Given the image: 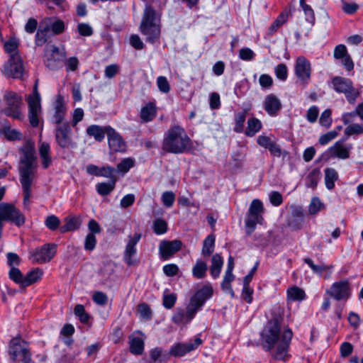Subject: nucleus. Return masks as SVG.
I'll list each match as a JSON object with an SVG mask.
<instances>
[{
    "instance_id": "obj_1",
    "label": "nucleus",
    "mask_w": 363,
    "mask_h": 363,
    "mask_svg": "<svg viewBox=\"0 0 363 363\" xmlns=\"http://www.w3.org/2000/svg\"><path fill=\"white\" fill-rule=\"evenodd\" d=\"M293 333L290 328L281 330L278 320L273 319L267 323L260 333V344L264 350H274L276 359L286 361L289 358V348Z\"/></svg>"
},
{
    "instance_id": "obj_2",
    "label": "nucleus",
    "mask_w": 363,
    "mask_h": 363,
    "mask_svg": "<svg viewBox=\"0 0 363 363\" xmlns=\"http://www.w3.org/2000/svg\"><path fill=\"white\" fill-rule=\"evenodd\" d=\"M21 152L22 155L18 166L20 182L23 194V206L26 208H28L30 203L32 182L37 167V157L35 149L30 144L24 145L21 149Z\"/></svg>"
},
{
    "instance_id": "obj_3",
    "label": "nucleus",
    "mask_w": 363,
    "mask_h": 363,
    "mask_svg": "<svg viewBox=\"0 0 363 363\" xmlns=\"http://www.w3.org/2000/svg\"><path fill=\"white\" fill-rule=\"evenodd\" d=\"M190 145V139L185 130L179 125L171 127L165 134L162 148L167 152L179 154Z\"/></svg>"
},
{
    "instance_id": "obj_4",
    "label": "nucleus",
    "mask_w": 363,
    "mask_h": 363,
    "mask_svg": "<svg viewBox=\"0 0 363 363\" xmlns=\"http://www.w3.org/2000/svg\"><path fill=\"white\" fill-rule=\"evenodd\" d=\"M160 18L150 5H147L140 26L141 33L145 36L147 42L155 43L160 35Z\"/></svg>"
},
{
    "instance_id": "obj_5",
    "label": "nucleus",
    "mask_w": 363,
    "mask_h": 363,
    "mask_svg": "<svg viewBox=\"0 0 363 363\" xmlns=\"http://www.w3.org/2000/svg\"><path fill=\"white\" fill-rule=\"evenodd\" d=\"M8 354L10 359L16 363H29L31 360L28 344L20 337H14L10 340Z\"/></svg>"
},
{
    "instance_id": "obj_6",
    "label": "nucleus",
    "mask_w": 363,
    "mask_h": 363,
    "mask_svg": "<svg viewBox=\"0 0 363 363\" xmlns=\"http://www.w3.org/2000/svg\"><path fill=\"white\" fill-rule=\"evenodd\" d=\"M333 89L339 94H343L350 104H354L360 95V91L354 86L352 81L349 78L334 77L331 80Z\"/></svg>"
},
{
    "instance_id": "obj_7",
    "label": "nucleus",
    "mask_w": 363,
    "mask_h": 363,
    "mask_svg": "<svg viewBox=\"0 0 363 363\" xmlns=\"http://www.w3.org/2000/svg\"><path fill=\"white\" fill-rule=\"evenodd\" d=\"M264 213V206L262 202L259 199H254L251 202L245 221L246 233L248 235L252 233L257 224L262 225L264 219L262 216Z\"/></svg>"
},
{
    "instance_id": "obj_8",
    "label": "nucleus",
    "mask_w": 363,
    "mask_h": 363,
    "mask_svg": "<svg viewBox=\"0 0 363 363\" xmlns=\"http://www.w3.org/2000/svg\"><path fill=\"white\" fill-rule=\"evenodd\" d=\"M38 80L35 81L33 86V93L26 96V101L28 105V118L30 125L33 127H37L39 125L42 113L41 98L38 90Z\"/></svg>"
},
{
    "instance_id": "obj_9",
    "label": "nucleus",
    "mask_w": 363,
    "mask_h": 363,
    "mask_svg": "<svg viewBox=\"0 0 363 363\" xmlns=\"http://www.w3.org/2000/svg\"><path fill=\"white\" fill-rule=\"evenodd\" d=\"M4 99L6 104V107L2 112L7 116L21 120L23 118L21 113L22 96L13 91H6L4 95Z\"/></svg>"
},
{
    "instance_id": "obj_10",
    "label": "nucleus",
    "mask_w": 363,
    "mask_h": 363,
    "mask_svg": "<svg viewBox=\"0 0 363 363\" xmlns=\"http://www.w3.org/2000/svg\"><path fill=\"white\" fill-rule=\"evenodd\" d=\"M25 72L22 59L18 53L9 55L5 62L1 73L8 78L21 79Z\"/></svg>"
},
{
    "instance_id": "obj_11",
    "label": "nucleus",
    "mask_w": 363,
    "mask_h": 363,
    "mask_svg": "<svg viewBox=\"0 0 363 363\" xmlns=\"http://www.w3.org/2000/svg\"><path fill=\"white\" fill-rule=\"evenodd\" d=\"M311 64L310 61L303 56H299L296 58L294 64V74L298 82L306 86L311 77Z\"/></svg>"
},
{
    "instance_id": "obj_12",
    "label": "nucleus",
    "mask_w": 363,
    "mask_h": 363,
    "mask_svg": "<svg viewBox=\"0 0 363 363\" xmlns=\"http://www.w3.org/2000/svg\"><path fill=\"white\" fill-rule=\"evenodd\" d=\"M326 294L337 301L348 300L352 295V288L348 280L342 279L334 282Z\"/></svg>"
},
{
    "instance_id": "obj_13",
    "label": "nucleus",
    "mask_w": 363,
    "mask_h": 363,
    "mask_svg": "<svg viewBox=\"0 0 363 363\" xmlns=\"http://www.w3.org/2000/svg\"><path fill=\"white\" fill-rule=\"evenodd\" d=\"M57 245L45 244L30 252L29 259L33 263L43 264L51 260L56 254Z\"/></svg>"
},
{
    "instance_id": "obj_14",
    "label": "nucleus",
    "mask_w": 363,
    "mask_h": 363,
    "mask_svg": "<svg viewBox=\"0 0 363 363\" xmlns=\"http://www.w3.org/2000/svg\"><path fill=\"white\" fill-rule=\"evenodd\" d=\"M0 219L9 220L17 226H21L25 223V216L13 205L9 203H1L0 205Z\"/></svg>"
},
{
    "instance_id": "obj_15",
    "label": "nucleus",
    "mask_w": 363,
    "mask_h": 363,
    "mask_svg": "<svg viewBox=\"0 0 363 363\" xmlns=\"http://www.w3.org/2000/svg\"><path fill=\"white\" fill-rule=\"evenodd\" d=\"M55 131V138L57 144L62 148H73L76 143L71 137V128L69 123L57 124Z\"/></svg>"
},
{
    "instance_id": "obj_16",
    "label": "nucleus",
    "mask_w": 363,
    "mask_h": 363,
    "mask_svg": "<svg viewBox=\"0 0 363 363\" xmlns=\"http://www.w3.org/2000/svg\"><path fill=\"white\" fill-rule=\"evenodd\" d=\"M140 238V233H135L133 235H130L128 238L123 252V259L128 266H132L135 264V260L133 259V257L137 254L136 245Z\"/></svg>"
},
{
    "instance_id": "obj_17",
    "label": "nucleus",
    "mask_w": 363,
    "mask_h": 363,
    "mask_svg": "<svg viewBox=\"0 0 363 363\" xmlns=\"http://www.w3.org/2000/svg\"><path fill=\"white\" fill-rule=\"evenodd\" d=\"M202 342L203 341L200 337L196 336L194 340H190L187 343H178L173 345L169 350V354L175 357L183 356L188 352L195 350Z\"/></svg>"
},
{
    "instance_id": "obj_18",
    "label": "nucleus",
    "mask_w": 363,
    "mask_h": 363,
    "mask_svg": "<svg viewBox=\"0 0 363 363\" xmlns=\"http://www.w3.org/2000/svg\"><path fill=\"white\" fill-rule=\"evenodd\" d=\"M182 242L177 240H162L159 245V252L163 260H167L181 250Z\"/></svg>"
},
{
    "instance_id": "obj_19",
    "label": "nucleus",
    "mask_w": 363,
    "mask_h": 363,
    "mask_svg": "<svg viewBox=\"0 0 363 363\" xmlns=\"http://www.w3.org/2000/svg\"><path fill=\"white\" fill-rule=\"evenodd\" d=\"M213 293V289L211 285L206 284L196 292L189 303L199 311L204 303L212 296Z\"/></svg>"
},
{
    "instance_id": "obj_20",
    "label": "nucleus",
    "mask_w": 363,
    "mask_h": 363,
    "mask_svg": "<svg viewBox=\"0 0 363 363\" xmlns=\"http://www.w3.org/2000/svg\"><path fill=\"white\" fill-rule=\"evenodd\" d=\"M43 23L46 25L44 30H38L36 33V40H41L40 35L43 34V32H48L51 30L53 34L58 35L62 33L65 28V23L58 18H45Z\"/></svg>"
},
{
    "instance_id": "obj_21",
    "label": "nucleus",
    "mask_w": 363,
    "mask_h": 363,
    "mask_svg": "<svg viewBox=\"0 0 363 363\" xmlns=\"http://www.w3.org/2000/svg\"><path fill=\"white\" fill-rule=\"evenodd\" d=\"M106 135L108 146L113 152H123L125 149V143L121 135L110 126L106 127Z\"/></svg>"
},
{
    "instance_id": "obj_22",
    "label": "nucleus",
    "mask_w": 363,
    "mask_h": 363,
    "mask_svg": "<svg viewBox=\"0 0 363 363\" xmlns=\"http://www.w3.org/2000/svg\"><path fill=\"white\" fill-rule=\"evenodd\" d=\"M345 140L346 139H342L337 141L328 149L332 157L341 160H346L350 157V152L352 149V145L351 144H345L344 142Z\"/></svg>"
},
{
    "instance_id": "obj_23",
    "label": "nucleus",
    "mask_w": 363,
    "mask_h": 363,
    "mask_svg": "<svg viewBox=\"0 0 363 363\" xmlns=\"http://www.w3.org/2000/svg\"><path fill=\"white\" fill-rule=\"evenodd\" d=\"M198 311L189 303L186 310L177 309L172 316V321L178 325H185L189 323Z\"/></svg>"
},
{
    "instance_id": "obj_24",
    "label": "nucleus",
    "mask_w": 363,
    "mask_h": 363,
    "mask_svg": "<svg viewBox=\"0 0 363 363\" xmlns=\"http://www.w3.org/2000/svg\"><path fill=\"white\" fill-rule=\"evenodd\" d=\"M257 143L262 147L267 149L274 157H280L281 155L279 146L271 136L260 135L257 138Z\"/></svg>"
},
{
    "instance_id": "obj_25",
    "label": "nucleus",
    "mask_w": 363,
    "mask_h": 363,
    "mask_svg": "<svg viewBox=\"0 0 363 363\" xmlns=\"http://www.w3.org/2000/svg\"><path fill=\"white\" fill-rule=\"evenodd\" d=\"M266 112L271 116H275L281 108L280 99L273 94L266 96L263 102Z\"/></svg>"
},
{
    "instance_id": "obj_26",
    "label": "nucleus",
    "mask_w": 363,
    "mask_h": 363,
    "mask_svg": "<svg viewBox=\"0 0 363 363\" xmlns=\"http://www.w3.org/2000/svg\"><path fill=\"white\" fill-rule=\"evenodd\" d=\"M55 113H54V119L57 124L63 123L62 121L64 120V117L65 113L67 111V108L65 106V100L62 96L57 95L54 104Z\"/></svg>"
},
{
    "instance_id": "obj_27",
    "label": "nucleus",
    "mask_w": 363,
    "mask_h": 363,
    "mask_svg": "<svg viewBox=\"0 0 363 363\" xmlns=\"http://www.w3.org/2000/svg\"><path fill=\"white\" fill-rule=\"evenodd\" d=\"M60 56L59 48L54 45L50 46L46 51L45 65L50 69H55L57 66V62L60 60Z\"/></svg>"
},
{
    "instance_id": "obj_28",
    "label": "nucleus",
    "mask_w": 363,
    "mask_h": 363,
    "mask_svg": "<svg viewBox=\"0 0 363 363\" xmlns=\"http://www.w3.org/2000/svg\"><path fill=\"white\" fill-rule=\"evenodd\" d=\"M39 155L43 168H48L52 164L50 145L45 142L40 143L39 147Z\"/></svg>"
},
{
    "instance_id": "obj_29",
    "label": "nucleus",
    "mask_w": 363,
    "mask_h": 363,
    "mask_svg": "<svg viewBox=\"0 0 363 363\" xmlns=\"http://www.w3.org/2000/svg\"><path fill=\"white\" fill-rule=\"evenodd\" d=\"M223 265V259L219 254H215L211 258V264L210 267V273L213 279L220 276Z\"/></svg>"
},
{
    "instance_id": "obj_30",
    "label": "nucleus",
    "mask_w": 363,
    "mask_h": 363,
    "mask_svg": "<svg viewBox=\"0 0 363 363\" xmlns=\"http://www.w3.org/2000/svg\"><path fill=\"white\" fill-rule=\"evenodd\" d=\"M157 113L156 106L153 103H148L141 108L140 118L145 123L151 121L155 117Z\"/></svg>"
},
{
    "instance_id": "obj_31",
    "label": "nucleus",
    "mask_w": 363,
    "mask_h": 363,
    "mask_svg": "<svg viewBox=\"0 0 363 363\" xmlns=\"http://www.w3.org/2000/svg\"><path fill=\"white\" fill-rule=\"evenodd\" d=\"M235 279V276L233 272L225 271L223 281L220 284L222 290L227 294H229L232 298L235 296L234 291L231 286V282Z\"/></svg>"
},
{
    "instance_id": "obj_32",
    "label": "nucleus",
    "mask_w": 363,
    "mask_h": 363,
    "mask_svg": "<svg viewBox=\"0 0 363 363\" xmlns=\"http://www.w3.org/2000/svg\"><path fill=\"white\" fill-rule=\"evenodd\" d=\"M106 127H101L97 125H91L86 128V133L93 137L97 141H101L104 139L106 134Z\"/></svg>"
},
{
    "instance_id": "obj_33",
    "label": "nucleus",
    "mask_w": 363,
    "mask_h": 363,
    "mask_svg": "<svg viewBox=\"0 0 363 363\" xmlns=\"http://www.w3.org/2000/svg\"><path fill=\"white\" fill-rule=\"evenodd\" d=\"M262 127V122L257 118H251L247 121V126L245 130V135L248 137H253Z\"/></svg>"
},
{
    "instance_id": "obj_34",
    "label": "nucleus",
    "mask_w": 363,
    "mask_h": 363,
    "mask_svg": "<svg viewBox=\"0 0 363 363\" xmlns=\"http://www.w3.org/2000/svg\"><path fill=\"white\" fill-rule=\"evenodd\" d=\"M286 293L290 301H301L306 298L305 291L296 286L289 288Z\"/></svg>"
},
{
    "instance_id": "obj_35",
    "label": "nucleus",
    "mask_w": 363,
    "mask_h": 363,
    "mask_svg": "<svg viewBox=\"0 0 363 363\" xmlns=\"http://www.w3.org/2000/svg\"><path fill=\"white\" fill-rule=\"evenodd\" d=\"M207 269V264L201 259H197L192 268V274L196 279H201L206 277Z\"/></svg>"
},
{
    "instance_id": "obj_36",
    "label": "nucleus",
    "mask_w": 363,
    "mask_h": 363,
    "mask_svg": "<svg viewBox=\"0 0 363 363\" xmlns=\"http://www.w3.org/2000/svg\"><path fill=\"white\" fill-rule=\"evenodd\" d=\"M325 184L328 190L335 187V182L338 179L337 172L333 168H326L325 170Z\"/></svg>"
},
{
    "instance_id": "obj_37",
    "label": "nucleus",
    "mask_w": 363,
    "mask_h": 363,
    "mask_svg": "<svg viewBox=\"0 0 363 363\" xmlns=\"http://www.w3.org/2000/svg\"><path fill=\"white\" fill-rule=\"evenodd\" d=\"M215 240L213 234H210L205 238L201 250V253L204 257L210 256L214 251Z\"/></svg>"
},
{
    "instance_id": "obj_38",
    "label": "nucleus",
    "mask_w": 363,
    "mask_h": 363,
    "mask_svg": "<svg viewBox=\"0 0 363 363\" xmlns=\"http://www.w3.org/2000/svg\"><path fill=\"white\" fill-rule=\"evenodd\" d=\"M116 179H112L109 182L99 183L96 186V191L101 196H107L114 189Z\"/></svg>"
},
{
    "instance_id": "obj_39",
    "label": "nucleus",
    "mask_w": 363,
    "mask_h": 363,
    "mask_svg": "<svg viewBox=\"0 0 363 363\" xmlns=\"http://www.w3.org/2000/svg\"><path fill=\"white\" fill-rule=\"evenodd\" d=\"M43 276V272L38 269H34L25 275V288L38 281Z\"/></svg>"
},
{
    "instance_id": "obj_40",
    "label": "nucleus",
    "mask_w": 363,
    "mask_h": 363,
    "mask_svg": "<svg viewBox=\"0 0 363 363\" xmlns=\"http://www.w3.org/2000/svg\"><path fill=\"white\" fill-rule=\"evenodd\" d=\"M9 278L21 288H25V275L17 267H11L9 272Z\"/></svg>"
},
{
    "instance_id": "obj_41",
    "label": "nucleus",
    "mask_w": 363,
    "mask_h": 363,
    "mask_svg": "<svg viewBox=\"0 0 363 363\" xmlns=\"http://www.w3.org/2000/svg\"><path fill=\"white\" fill-rule=\"evenodd\" d=\"M299 3L304 13L306 21L311 25H313L315 21V16L313 9L310 5L306 4L305 0H300Z\"/></svg>"
},
{
    "instance_id": "obj_42",
    "label": "nucleus",
    "mask_w": 363,
    "mask_h": 363,
    "mask_svg": "<svg viewBox=\"0 0 363 363\" xmlns=\"http://www.w3.org/2000/svg\"><path fill=\"white\" fill-rule=\"evenodd\" d=\"M66 223L62 226V231H74L78 229L81 225V220L78 217L67 218Z\"/></svg>"
},
{
    "instance_id": "obj_43",
    "label": "nucleus",
    "mask_w": 363,
    "mask_h": 363,
    "mask_svg": "<svg viewBox=\"0 0 363 363\" xmlns=\"http://www.w3.org/2000/svg\"><path fill=\"white\" fill-rule=\"evenodd\" d=\"M320 178V172L318 169L312 170L306 178V186L315 189Z\"/></svg>"
},
{
    "instance_id": "obj_44",
    "label": "nucleus",
    "mask_w": 363,
    "mask_h": 363,
    "mask_svg": "<svg viewBox=\"0 0 363 363\" xmlns=\"http://www.w3.org/2000/svg\"><path fill=\"white\" fill-rule=\"evenodd\" d=\"M130 350L133 354H140L144 350V342L140 337H133L130 340Z\"/></svg>"
},
{
    "instance_id": "obj_45",
    "label": "nucleus",
    "mask_w": 363,
    "mask_h": 363,
    "mask_svg": "<svg viewBox=\"0 0 363 363\" xmlns=\"http://www.w3.org/2000/svg\"><path fill=\"white\" fill-rule=\"evenodd\" d=\"M363 133V124L361 123H352L349 125L345 129V139H347L350 136L356 135H361Z\"/></svg>"
},
{
    "instance_id": "obj_46",
    "label": "nucleus",
    "mask_w": 363,
    "mask_h": 363,
    "mask_svg": "<svg viewBox=\"0 0 363 363\" xmlns=\"http://www.w3.org/2000/svg\"><path fill=\"white\" fill-rule=\"evenodd\" d=\"M134 164L135 160L133 159L130 157L125 158L118 164L116 170L118 172L122 173L123 174H125L133 167Z\"/></svg>"
},
{
    "instance_id": "obj_47",
    "label": "nucleus",
    "mask_w": 363,
    "mask_h": 363,
    "mask_svg": "<svg viewBox=\"0 0 363 363\" xmlns=\"http://www.w3.org/2000/svg\"><path fill=\"white\" fill-rule=\"evenodd\" d=\"M287 18L288 13H281L270 26L269 28V33L273 34L274 33H275L277 30V29L287 21Z\"/></svg>"
},
{
    "instance_id": "obj_48",
    "label": "nucleus",
    "mask_w": 363,
    "mask_h": 363,
    "mask_svg": "<svg viewBox=\"0 0 363 363\" xmlns=\"http://www.w3.org/2000/svg\"><path fill=\"white\" fill-rule=\"evenodd\" d=\"M246 118L245 112L238 113L235 116V127L234 131L236 133H242L244 129V123Z\"/></svg>"
},
{
    "instance_id": "obj_49",
    "label": "nucleus",
    "mask_w": 363,
    "mask_h": 363,
    "mask_svg": "<svg viewBox=\"0 0 363 363\" xmlns=\"http://www.w3.org/2000/svg\"><path fill=\"white\" fill-rule=\"evenodd\" d=\"M304 262L311 267L314 273L318 274H321L324 271L332 269L331 266L325 264L316 265L309 258H305Z\"/></svg>"
},
{
    "instance_id": "obj_50",
    "label": "nucleus",
    "mask_w": 363,
    "mask_h": 363,
    "mask_svg": "<svg viewBox=\"0 0 363 363\" xmlns=\"http://www.w3.org/2000/svg\"><path fill=\"white\" fill-rule=\"evenodd\" d=\"M138 312L140 317L145 320H147L151 318L152 311L150 306L146 303H143L139 304L138 306Z\"/></svg>"
},
{
    "instance_id": "obj_51",
    "label": "nucleus",
    "mask_w": 363,
    "mask_h": 363,
    "mask_svg": "<svg viewBox=\"0 0 363 363\" xmlns=\"http://www.w3.org/2000/svg\"><path fill=\"white\" fill-rule=\"evenodd\" d=\"M274 73L277 79L286 81L288 77V69L284 64H279L274 67Z\"/></svg>"
},
{
    "instance_id": "obj_52",
    "label": "nucleus",
    "mask_w": 363,
    "mask_h": 363,
    "mask_svg": "<svg viewBox=\"0 0 363 363\" xmlns=\"http://www.w3.org/2000/svg\"><path fill=\"white\" fill-rule=\"evenodd\" d=\"M153 230L157 235L164 234L167 232V224L162 219H156L153 223Z\"/></svg>"
},
{
    "instance_id": "obj_53",
    "label": "nucleus",
    "mask_w": 363,
    "mask_h": 363,
    "mask_svg": "<svg viewBox=\"0 0 363 363\" xmlns=\"http://www.w3.org/2000/svg\"><path fill=\"white\" fill-rule=\"evenodd\" d=\"M1 130L6 138L11 140H19L22 137V134L20 132L15 129H11L9 126L4 127V129Z\"/></svg>"
},
{
    "instance_id": "obj_54",
    "label": "nucleus",
    "mask_w": 363,
    "mask_h": 363,
    "mask_svg": "<svg viewBox=\"0 0 363 363\" xmlns=\"http://www.w3.org/2000/svg\"><path fill=\"white\" fill-rule=\"evenodd\" d=\"M60 224V219L55 215L48 216L45 220V225L51 230H56L59 227Z\"/></svg>"
},
{
    "instance_id": "obj_55",
    "label": "nucleus",
    "mask_w": 363,
    "mask_h": 363,
    "mask_svg": "<svg viewBox=\"0 0 363 363\" xmlns=\"http://www.w3.org/2000/svg\"><path fill=\"white\" fill-rule=\"evenodd\" d=\"M157 85L159 90L164 94H167L170 90V85L165 77L160 76L157 78Z\"/></svg>"
},
{
    "instance_id": "obj_56",
    "label": "nucleus",
    "mask_w": 363,
    "mask_h": 363,
    "mask_svg": "<svg viewBox=\"0 0 363 363\" xmlns=\"http://www.w3.org/2000/svg\"><path fill=\"white\" fill-rule=\"evenodd\" d=\"M338 135V131L333 130L320 135L318 142L321 145H325Z\"/></svg>"
},
{
    "instance_id": "obj_57",
    "label": "nucleus",
    "mask_w": 363,
    "mask_h": 363,
    "mask_svg": "<svg viewBox=\"0 0 363 363\" xmlns=\"http://www.w3.org/2000/svg\"><path fill=\"white\" fill-rule=\"evenodd\" d=\"M255 57V53L249 48H241L239 51V58L244 61H251Z\"/></svg>"
},
{
    "instance_id": "obj_58",
    "label": "nucleus",
    "mask_w": 363,
    "mask_h": 363,
    "mask_svg": "<svg viewBox=\"0 0 363 363\" xmlns=\"http://www.w3.org/2000/svg\"><path fill=\"white\" fill-rule=\"evenodd\" d=\"M320 124L328 128L332 123L331 111L330 109L325 110L320 117Z\"/></svg>"
},
{
    "instance_id": "obj_59",
    "label": "nucleus",
    "mask_w": 363,
    "mask_h": 363,
    "mask_svg": "<svg viewBox=\"0 0 363 363\" xmlns=\"http://www.w3.org/2000/svg\"><path fill=\"white\" fill-rule=\"evenodd\" d=\"M74 314L79 317L82 323H87L89 318V315L86 313L84 306L78 304L74 308Z\"/></svg>"
},
{
    "instance_id": "obj_60",
    "label": "nucleus",
    "mask_w": 363,
    "mask_h": 363,
    "mask_svg": "<svg viewBox=\"0 0 363 363\" xmlns=\"http://www.w3.org/2000/svg\"><path fill=\"white\" fill-rule=\"evenodd\" d=\"M92 299L95 303L99 306H105L108 303V296L101 291H96L92 296Z\"/></svg>"
},
{
    "instance_id": "obj_61",
    "label": "nucleus",
    "mask_w": 363,
    "mask_h": 363,
    "mask_svg": "<svg viewBox=\"0 0 363 363\" xmlns=\"http://www.w3.org/2000/svg\"><path fill=\"white\" fill-rule=\"evenodd\" d=\"M18 46V41L14 38H11L5 43L4 49L6 52L11 55V54H14V53H18L17 52Z\"/></svg>"
},
{
    "instance_id": "obj_62",
    "label": "nucleus",
    "mask_w": 363,
    "mask_h": 363,
    "mask_svg": "<svg viewBox=\"0 0 363 363\" xmlns=\"http://www.w3.org/2000/svg\"><path fill=\"white\" fill-rule=\"evenodd\" d=\"M175 200V194L172 191H165L162 195L163 204L167 207H171Z\"/></svg>"
},
{
    "instance_id": "obj_63",
    "label": "nucleus",
    "mask_w": 363,
    "mask_h": 363,
    "mask_svg": "<svg viewBox=\"0 0 363 363\" xmlns=\"http://www.w3.org/2000/svg\"><path fill=\"white\" fill-rule=\"evenodd\" d=\"M96 244V238L95 235L92 233H89L85 238L84 249L86 250L91 251L95 248Z\"/></svg>"
},
{
    "instance_id": "obj_64",
    "label": "nucleus",
    "mask_w": 363,
    "mask_h": 363,
    "mask_svg": "<svg viewBox=\"0 0 363 363\" xmlns=\"http://www.w3.org/2000/svg\"><path fill=\"white\" fill-rule=\"evenodd\" d=\"M322 206L323 203L318 198H313L308 206V211L311 214H315L320 210Z\"/></svg>"
}]
</instances>
